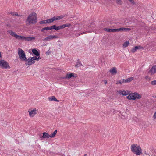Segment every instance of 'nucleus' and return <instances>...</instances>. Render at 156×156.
Listing matches in <instances>:
<instances>
[{"mask_svg": "<svg viewBox=\"0 0 156 156\" xmlns=\"http://www.w3.org/2000/svg\"><path fill=\"white\" fill-rule=\"evenodd\" d=\"M37 22V15L35 12H32L28 16L25 22L27 25L36 23Z\"/></svg>", "mask_w": 156, "mask_h": 156, "instance_id": "1", "label": "nucleus"}, {"mask_svg": "<svg viewBox=\"0 0 156 156\" xmlns=\"http://www.w3.org/2000/svg\"><path fill=\"white\" fill-rule=\"evenodd\" d=\"M141 98V95L139 94L137 92L131 93L127 97V98L129 100H135L140 99Z\"/></svg>", "mask_w": 156, "mask_h": 156, "instance_id": "2", "label": "nucleus"}, {"mask_svg": "<svg viewBox=\"0 0 156 156\" xmlns=\"http://www.w3.org/2000/svg\"><path fill=\"white\" fill-rule=\"evenodd\" d=\"M18 55L20 59L22 61H25V62L27 60L24 51L21 48L18 49Z\"/></svg>", "mask_w": 156, "mask_h": 156, "instance_id": "3", "label": "nucleus"}, {"mask_svg": "<svg viewBox=\"0 0 156 156\" xmlns=\"http://www.w3.org/2000/svg\"><path fill=\"white\" fill-rule=\"evenodd\" d=\"M40 58L39 57H37V56L30 57L27 59V61L25 63L26 66L31 65L35 63V60L38 61Z\"/></svg>", "mask_w": 156, "mask_h": 156, "instance_id": "4", "label": "nucleus"}, {"mask_svg": "<svg viewBox=\"0 0 156 156\" xmlns=\"http://www.w3.org/2000/svg\"><path fill=\"white\" fill-rule=\"evenodd\" d=\"M132 152L136 155H139L142 153V150L140 147H131Z\"/></svg>", "mask_w": 156, "mask_h": 156, "instance_id": "5", "label": "nucleus"}, {"mask_svg": "<svg viewBox=\"0 0 156 156\" xmlns=\"http://www.w3.org/2000/svg\"><path fill=\"white\" fill-rule=\"evenodd\" d=\"M0 67L2 69H10V66L8 63L3 60H0Z\"/></svg>", "mask_w": 156, "mask_h": 156, "instance_id": "6", "label": "nucleus"}, {"mask_svg": "<svg viewBox=\"0 0 156 156\" xmlns=\"http://www.w3.org/2000/svg\"><path fill=\"white\" fill-rule=\"evenodd\" d=\"M58 38L56 35H49L46 38L44 39V40L47 41H49L51 40H53L54 39H56Z\"/></svg>", "mask_w": 156, "mask_h": 156, "instance_id": "7", "label": "nucleus"}, {"mask_svg": "<svg viewBox=\"0 0 156 156\" xmlns=\"http://www.w3.org/2000/svg\"><path fill=\"white\" fill-rule=\"evenodd\" d=\"M28 112L29 113V115L30 117H33L37 114V110L36 108H34L33 110L31 111L29 110Z\"/></svg>", "mask_w": 156, "mask_h": 156, "instance_id": "8", "label": "nucleus"}, {"mask_svg": "<svg viewBox=\"0 0 156 156\" xmlns=\"http://www.w3.org/2000/svg\"><path fill=\"white\" fill-rule=\"evenodd\" d=\"M76 76H75L74 74L73 73H71L70 74L67 73L66 74V76L64 77L61 78V79H69L72 77H76Z\"/></svg>", "mask_w": 156, "mask_h": 156, "instance_id": "9", "label": "nucleus"}, {"mask_svg": "<svg viewBox=\"0 0 156 156\" xmlns=\"http://www.w3.org/2000/svg\"><path fill=\"white\" fill-rule=\"evenodd\" d=\"M131 30L129 28L122 27L119 29H116V32L119 31H127Z\"/></svg>", "mask_w": 156, "mask_h": 156, "instance_id": "10", "label": "nucleus"}, {"mask_svg": "<svg viewBox=\"0 0 156 156\" xmlns=\"http://www.w3.org/2000/svg\"><path fill=\"white\" fill-rule=\"evenodd\" d=\"M50 137V135L46 132H44L43 133V135L42 136L40 137V138L41 140L43 139H48Z\"/></svg>", "mask_w": 156, "mask_h": 156, "instance_id": "11", "label": "nucleus"}, {"mask_svg": "<svg viewBox=\"0 0 156 156\" xmlns=\"http://www.w3.org/2000/svg\"><path fill=\"white\" fill-rule=\"evenodd\" d=\"M156 72V66H153L149 72V73L151 75L155 73Z\"/></svg>", "mask_w": 156, "mask_h": 156, "instance_id": "12", "label": "nucleus"}, {"mask_svg": "<svg viewBox=\"0 0 156 156\" xmlns=\"http://www.w3.org/2000/svg\"><path fill=\"white\" fill-rule=\"evenodd\" d=\"M109 71L113 75L116 74L117 73L116 69L115 67H113Z\"/></svg>", "mask_w": 156, "mask_h": 156, "instance_id": "13", "label": "nucleus"}, {"mask_svg": "<svg viewBox=\"0 0 156 156\" xmlns=\"http://www.w3.org/2000/svg\"><path fill=\"white\" fill-rule=\"evenodd\" d=\"M103 30L109 32H116V29H110L109 28H105Z\"/></svg>", "mask_w": 156, "mask_h": 156, "instance_id": "14", "label": "nucleus"}, {"mask_svg": "<svg viewBox=\"0 0 156 156\" xmlns=\"http://www.w3.org/2000/svg\"><path fill=\"white\" fill-rule=\"evenodd\" d=\"M8 32L12 36H14L16 38L17 36V35L14 32H13L11 30H9L8 31Z\"/></svg>", "mask_w": 156, "mask_h": 156, "instance_id": "15", "label": "nucleus"}, {"mask_svg": "<svg viewBox=\"0 0 156 156\" xmlns=\"http://www.w3.org/2000/svg\"><path fill=\"white\" fill-rule=\"evenodd\" d=\"M119 93L120 94H121L123 95L126 96L129 94V92L128 91H125L123 90L122 91H120L119 92Z\"/></svg>", "mask_w": 156, "mask_h": 156, "instance_id": "16", "label": "nucleus"}, {"mask_svg": "<svg viewBox=\"0 0 156 156\" xmlns=\"http://www.w3.org/2000/svg\"><path fill=\"white\" fill-rule=\"evenodd\" d=\"M48 99L50 101H55L57 102H59V100H57L55 97L54 96H52L50 97H49L48 98Z\"/></svg>", "mask_w": 156, "mask_h": 156, "instance_id": "17", "label": "nucleus"}, {"mask_svg": "<svg viewBox=\"0 0 156 156\" xmlns=\"http://www.w3.org/2000/svg\"><path fill=\"white\" fill-rule=\"evenodd\" d=\"M71 26L70 23H67L66 24H63L62 25L59 26L60 29L64 28L66 27H69Z\"/></svg>", "mask_w": 156, "mask_h": 156, "instance_id": "18", "label": "nucleus"}, {"mask_svg": "<svg viewBox=\"0 0 156 156\" xmlns=\"http://www.w3.org/2000/svg\"><path fill=\"white\" fill-rule=\"evenodd\" d=\"M35 39V38L34 37H26V41H34Z\"/></svg>", "mask_w": 156, "mask_h": 156, "instance_id": "19", "label": "nucleus"}, {"mask_svg": "<svg viewBox=\"0 0 156 156\" xmlns=\"http://www.w3.org/2000/svg\"><path fill=\"white\" fill-rule=\"evenodd\" d=\"M32 51L36 56H39L40 55V53L35 49H32Z\"/></svg>", "mask_w": 156, "mask_h": 156, "instance_id": "20", "label": "nucleus"}, {"mask_svg": "<svg viewBox=\"0 0 156 156\" xmlns=\"http://www.w3.org/2000/svg\"><path fill=\"white\" fill-rule=\"evenodd\" d=\"M17 36L16 37L17 39H20L22 41L25 40H26V37L22 36H20V35H17Z\"/></svg>", "mask_w": 156, "mask_h": 156, "instance_id": "21", "label": "nucleus"}, {"mask_svg": "<svg viewBox=\"0 0 156 156\" xmlns=\"http://www.w3.org/2000/svg\"><path fill=\"white\" fill-rule=\"evenodd\" d=\"M134 78L133 77H130L125 80V83H127L133 80Z\"/></svg>", "mask_w": 156, "mask_h": 156, "instance_id": "22", "label": "nucleus"}, {"mask_svg": "<svg viewBox=\"0 0 156 156\" xmlns=\"http://www.w3.org/2000/svg\"><path fill=\"white\" fill-rule=\"evenodd\" d=\"M57 130H55L52 133H51V135H50V137L51 138H53L55 136L56 133H57Z\"/></svg>", "mask_w": 156, "mask_h": 156, "instance_id": "23", "label": "nucleus"}, {"mask_svg": "<svg viewBox=\"0 0 156 156\" xmlns=\"http://www.w3.org/2000/svg\"><path fill=\"white\" fill-rule=\"evenodd\" d=\"M129 41H127L125 42L123 45V46L124 48H126L127 47L129 44Z\"/></svg>", "mask_w": 156, "mask_h": 156, "instance_id": "24", "label": "nucleus"}, {"mask_svg": "<svg viewBox=\"0 0 156 156\" xmlns=\"http://www.w3.org/2000/svg\"><path fill=\"white\" fill-rule=\"evenodd\" d=\"M138 49V47L137 46H135L134 48L132 49L131 50V51L132 52L134 53Z\"/></svg>", "mask_w": 156, "mask_h": 156, "instance_id": "25", "label": "nucleus"}, {"mask_svg": "<svg viewBox=\"0 0 156 156\" xmlns=\"http://www.w3.org/2000/svg\"><path fill=\"white\" fill-rule=\"evenodd\" d=\"M47 20L48 22V23H52L54 21L53 17H52L50 19Z\"/></svg>", "mask_w": 156, "mask_h": 156, "instance_id": "26", "label": "nucleus"}, {"mask_svg": "<svg viewBox=\"0 0 156 156\" xmlns=\"http://www.w3.org/2000/svg\"><path fill=\"white\" fill-rule=\"evenodd\" d=\"M82 66V64H81V62L80 61L78 62L77 64L75 65V66L76 67H79L80 66Z\"/></svg>", "mask_w": 156, "mask_h": 156, "instance_id": "27", "label": "nucleus"}, {"mask_svg": "<svg viewBox=\"0 0 156 156\" xmlns=\"http://www.w3.org/2000/svg\"><path fill=\"white\" fill-rule=\"evenodd\" d=\"M39 23L41 24H45V23H48V22H47V20H43V21H41Z\"/></svg>", "mask_w": 156, "mask_h": 156, "instance_id": "28", "label": "nucleus"}, {"mask_svg": "<svg viewBox=\"0 0 156 156\" xmlns=\"http://www.w3.org/2000/svg\"><path fill=\"white\" fill-rule=\"evenodd\" d=\"M150 83L152 85H156V80L151 81L150 82Z\"/></svg>", "mask_w": 156, "mask_h": 156, "instance_id": "29", "label": "nucleus"}, {"mask_svg": "<svg viewBox=\"0 0 156 156\" xmlns=\"http://www.w3.org/2000/svg\"><path fill=\"white\" fill-rule=\"evenodd\" d=\"M49 30V28L48 27H47L42 28L41 30V32H44L45 30Z\"/></svg>", "mask_w": 156, "mask_h": 156, "instance_id": "30", "label": "nucleus"}, {"mask_svg": "<svg viewBox=\"0 0 156 156\" xmlns=\"http://www.w3.org/2000/svg\"><path fill=\"white\" fill-rule=\"evenodd\" d=\"M156 29L154 27H152L150 30H152V32H151L152 33H154L155 32V30Z\"/></svg>", "mask_w": 156, "mask_h": 156, "instance_id": "31", "label": "nucleus"}, {"mask_svg": "<svg viewBox=\"0 0 156 156\" xmlns=\"http://www.w3.org/2000/svg\"><path fill=\"white\" fill-rule=\"evenodd\" d=\"M125 80L124 79H123L122 80H120L119 81V83L120 84H122V83H125Z\"/></svg>", "mask_w": 156, "mask_h": 156, "instance_id": "32", "label": "nucleus"}, {"mask_svg": "<svg viewBox=\"0 0 156 156\" xmlns=\"http://www.w3.org/2000/svg\"><path fill=\"white\" fill-rule=\"evenodd\" d=\"M65 16L63 15H61L60 16H59L57 17L58 20H60L64 17Z\"/></svg>", "mask_w": 156, "mask_h": 156, "instance_id": "33", "label": "nucleus"}, {"mask_svg": "<svg viewBox=\"0 0 156 156\" xmlns=\"http://www.w3.org/2000/svg\"><path fill=\"white\" fill-rule=\"evenodd\" d=\"M116 2L118 4L121 5L122 4V1L121 0H116Z\"/></svg>", "mask_w": 156, "mask_h": 156, "instance_id": "34", "label": "nucleus"}, {"mask_svg": "<svg viewBox=\"0 0 156 156\" xmlns=\"http://www.w3.org/2000/svg\"><path fill=\"white\" fill-rule=\"evenodd\" d=\"M129 1L132 4L135 5V4L133 0H129Z\"/></svg>", "mask_w": 156, "mask_h": 156, "instance_id": "35", "label": "nucleus"}, {"mask_svg": "<svg viewBox=\"0 0 156 156\" xmlns=\"http://www.w3.org/2000/svg\"><path fill=\"white\" fill-rule=\"evenodd\" d=\"M60 29V28L59 26H58L57 27L56 26L55 27V30L56 31L58 30H59Z\"/></svg>", "mask_w": 156, "mask_h": 156, "instance_id": "36", "label": "nucleus"}, {"mask_svg": "<svg viewBox=\"0 0 156 156\" xmlns=\"http://www.w3.org/2000/svg\"><path fill=\"white\" fill-rule=\"evenodd\" d=\"M53 18L54 21H55V20H58V19L57 17L54 16V17H53Z\"/></svg>", "mask_w": 156, "mask_h": 156, "instance_id": "37", "label": "nucleus"}, {"mask_svg": "<svg viewBox=\"0 0 156 156\" xmlns=\"http://www.w3.org/2000/svg\"><path fill=\"white\" fill-rule=\"evenodd\" d=\"M87 32H83L81 33H80V34H79L78 35V36H79L80 35H82V34H85Z\"/></svg>", "mask_w": 156, "mask_h": 156, "instance_id": "38", "label": "nucleus"}, {"mask_svg": "<svg viewBox=\"0 0 156 156\" xmlns=\"http://www.w3.org/2000/svg\"><path fill=\"white\" fill-rule=\"evenodd\" d=\"M153 118L154 119H155L156 118V112L154 114V115H153Z\"/></svg>", "mask_w": 156, "mask_h": 156, "instance_id": "39", "label": "nucleus"}, {"mask_svg": "<svg viewBox=\"0 0 156 156\" xmlns=\"http://www.w3.org/2000/svg\"><path fill=\"white\" fill-rule=\"evenodd\" d=\"M15 15L16 16H22L21 15H18V13L17 12H16V13H15Z\"/></svg>", "mask_w": 156, "mask_h": 156, "instance_id": "40", "label": "nucleus"}, {"mask_svg": "<svg viewBox=\"0 0 156 156\" xmlns=\"http://www.w3.org/2000/svg\"><path fill=\"white\" fill-rule=\"evenodd\" d=\"M48 27L49 28V30H51L53 29L52 26H50L49 27Z\"/></svg>", "mask_w": 156, "mask_h": 156, "instance_id": "41", "label": "nucleus"}, {"mask_svg": "<svg viewBox=\"0 0 156 156\" xmlns=\"http://www.w3.org/2000/svg\"><path fill=\"white\" fill-rule=\"evenodd\" d=\"M15 13H16V12H11V14L12 16H15Z\"/></svg>", "mask_w": 156, "mask_h": 156, "instance_id": "42", "label": "nucleus"}, {"mask_svg": "<svg viewBox=\"0 0 156 156\" xmlns=\"http://www.w3.org/2000/svg\"><path fill=\"white\" fill-rule=\"evenodd\" d=\"M53 29L55 30V28L56 27V26L55 25H54L53 26H52Z\"/></svg>", "mask_w": 156, "mask_h": 156, "instance_id": "43", "label": "nucleus"}, {"mask_svg": "<svg viewBox=\"0 0 156 156\" xmlns=\"http://www.w3.org/2000/svg\"><path fill=\"white\" fill-rule=\"evenodd\" d=\"M137 146L136 144H133L131 146L135 147V146Z\"/></svg>", "mask_w": 156, "mask_h": 156, "instance_id": "44", "label": "nucleus"}, {"mask_svg": "<svg viewBox=\"0 0 156 156\" xmlns=\"http://www.w3.org/2000/svg\"><path fill=\"white\" fill-rule=\"evenodd\" d=\"M104 81L105 82V84H106L107 83V81L106 80H104Z\"/></svg>", "mask_w": 156, "mask_h": 156, "instance_id": "45", "label": "nucleus"}, {"mask_svg": "<svg viewBox=\"0 0 156 156\" xmlns=\"http://www.w3.org/2000/svg\"><path fill=\"white\" fill-rule=\"evenodd\" d=\"M138 47V49L141 48V47L140 46H137Z\"/></svg>", "mask_w": 156, "mask_h": 156, "instance_id": "46", "label": "nucleus"}, {"mask_svg": "<svg viewBox=\"0 0 156 156\" xmlns=\"http://www.w3.org/2000/svg\"><path fill=\"white\" fill-rule=\"evenodd\" d=\"M2 55L1 54V52H0V57H1Z\"/></svg>", "mask_w": 156, "mask_h": 156, "instance_id": "47", "label": "nucleus"}, {"mask_svg": "<svg viewBox=\"0 0 156 156\" xmlns=\"http://www.w3.org/2000/svg\"><path fill=\"white\" fill-rule=\"evenodd\" d=\"M83 156H87L86 154H85Z\"/></svg>", "mask_w": 156, "mask_h": 156, "instance_id": "48", "label": "nucleus"}]
</instances>
